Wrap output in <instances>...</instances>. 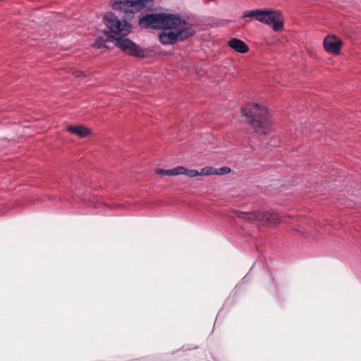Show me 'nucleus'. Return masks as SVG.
Returning <instances> with one entry per match:
<instances>
[{
  "label": "nucleus",
  "mask_w": 361,
  "mask_h": 361,
  "mask_svg": "<svg viewBox=\"0 0 361 361\" xmlns=\"http://www.w3.org/2000/svg\"><path fill=\"white\" fill-rule=\"evenodd\" d=\"M323 44L326 51L337 54L340 52L342 42L335 35H328L324 38Z\"/></svg>",
  "instance_id": "7"
},
{
  "label": "nucleus",
  "mask_w": 361,
  "mask_h": 361,
  "mask_svg": "<svg viewBox=\"0 0 361 361\" xmlns=\"http://www.w3.org/2000/svg\"><path fill=\"white\" fill-rule=\"evenodd\" d=\"M142 29L162 30L158 35L159 42L164 45L174 44L192 37L195 30L179 13H149L139 20Z\"/></svg>",
  "instance_id": "1"
},
{
  "label": "nucleus",
  "mask_w": 361,
  "mask_h": 361,
  "mask_svg": "<svg viewBox=\"0 0 361 361\" xmlns=\"http://www.w3.org/2000/svg\"><path fill=\"white\" fill-rule=\"evenodd\" d=\"M156 173L162 176H171L170 169L166 170L162 169H157Z\"/></svg>",
  "instance_id": "17"
},
{
  "label": "nucleus",
  "mask_w": 361,
  "mask_h": 361,
  "mask_svg": "<svg viewBox=\"0 0 361 361\" xmlns=\"http://www.w3.org/2000/svg\"><path fill=\"white\" fill-rule=\"evenodd\" d=\"M215 175H224L231 172V169L226 166L215 169Z\"/></svg>",
  "instance_id": "15"
},
{
  "label": "nucleus",
  "mask_w": 361,
  "mask_h": 361,
  "mask_svg": "<svg viewBox=\"0 0 361 361\" xmlns=\"http://www.w3.org/2000/svg\"><path fill=\"white\" fill-rule=\"evenodd\" d=\"M239 217L245 220L256 221L262 224L276 226L281 221V216L274 210L255 211L249 212H237Z\"/></svg>",
  "instance_id": "5"
},
{
  "label": "nucleus",
  "mask_w": 361,
  "mask_h": 361,
  "mask_svg": "<svg viewBox=\"0 0 361 361\" xmlns=\"http://www.w3.org/2000/svg\"><path fill=\"white\" fill-rule=\"evenodd\" d=\"M132 0H115L111 3V7L115 11H123L126 14L127 7L132 6Z\"/></svg>",
  "instance_id": "12"
},
{
  "label": "nucleus",
  "mask_w": 361,
  "mask_h": 361,
  "mask_svg": "<svg viewBox=\"0 0 361 361\" xmlns=\"http://www.w3.org/2000/svg\"><path fill=\"white\" fill-rule=\"evenodd\" d=\"M113 37L115 45L124 53L137 58L145 56V51L131 39L125 37Z\"/></svg>",
  "instance_id": "6"
},
{
  "label": "nucleus",
  "mask_w": 361,
  "mask_h": 361,
  "mask_svg": "<svg viewBox=\"0 0 361 361\" xmlns=\"http://www.w3.org/2000/svg\"><path fill=\"white\" fill-rule=\"evenodd\" d=\"M243 116L253 130L260 135H266L270 126V116L267 108L257 103L249 104L242 109Z\"/></svg>",
  "instance_id": "2"
},
{
  "label": "nucleus",
  "mask_w": 361,
  "mask_h": 361,
  "mask_svg": "<svg viewBox=\"0 0 361 361\" xmlns=\"http://www.w3.org/2000/svg\"><path fill=\"white\" fill-rule=\"evenodd\" d=\"M183 166H177L170 169L171 176L183 174Z\"/></svg>",
  "instance_id": "16"
},
{
  "label": "nucleus",
  "mask_w": 361,
  "mask_h": 361,
  "mask_svg": "<svg viewBox=\"0 0 361 361\" xmlns=\"http://www.w3.org/2000/svg\"><path fill=\"white\" fill-rule=\"evenodd\" d=\"M215 169L212 166H206L201 169L200 176L215 175Z\"/></svg>",
  "instance_id": "13"
},
{
  "label": "nucleus",
  "mask_w": 361,
  "mask_h": 361,
  "mask_svg": "<svg viewBox=\"0 0 361 361\" xmlns=\"http://www.w3.org/2000/svg\"><path fill=\"white\" fill-rule=\"evenodd\" d=\"M228 44L233 50L240 54L246 53L249 50L248 46L245 44V42L237 38L231 39L228 42Z\"/></svg>",
  "instance_id": "10"
},
{
  "label": "nucleus",
  "mask_w": 361,
  "mask_h": 361,
  "mask_svg": "<svg viewBox=\"0 0 361 361\" xmlns=\"http://www.w3.org/2000/svg\"><path fill=\"white\" fill-rule=\"evenodd\" d=\"M133 5L132 6L127 7L125 18L129 21L134 18V14L140 11L146 6V0H132Z\"/></svg>",
  "instance_id": "8"
},
{
  "label": "nucleus",
  "mask_w": 361,
  "mask_h": 361,
  "mask_svg": "<svg viewBox=\"0 0 361 361\" xmlns=\"http://www.w3.org/2000/svg\"><path fill=\"white\" fill-rule=\"evenodd\" d=\"M113 35L109 34L108 31L103 32L102 35L95 37L94 47L97 49L109 48L108 43L109 42H114L113 40Z\"/></svg>",
  "instance_id": "9"
},
{
  "label": "nucleus",
  "mask_w": 361,
  "mask_h": 361,
  "mask_svg": "<svg viewBox=\"0 0 361 361\" xmlns=\"http://www.w3.org/2000/svg\"><path fill=\"white\" fill-rule=\"evenodd\" d=\"M103 22L108 28L109 34L115 37H126L131 32L132 25L124 15L119 18L114 13L107 12L103 18Z\"/></svg>",
  "instance_id": "3"
},
{
  "label": "nucleus",
  "mask_w": 361,
  "mask_h": 361,
  "mask_svg": "<svg viewBox=\"0 0 361 361\" xmlns=\"http://www.w3.org/2000/svg\"><path fill=\"white\" fill-rule=\"evenodd\" d=\"M243 18L255 17L256 19L267 25L273 24L272 29L279 32L283 27V21L281 13L276 11L251 10L243 13Z\"/></svg>",
  "instance_id": "4"
},
{
  "label": "nucleus",
  "mask_w": 361,
  "mask_h": 361,
  "mask_svg": "<svg viewBox=\"0 0 361 361\" xmlns=\"http://www.w3.org/2000/svg\"><path fill=\"white\" fill-rule=\"evenodd\" d=\"M67 130L73 134L78 135L80 137H85L90 134V130L83 126H68Z\"/></svg>",
  "instance_id": "11"
},
{
  "label": "nucleus",
  "mask_w": 361,
  "mask_h": 361,
  "mask_svg": "<svg viewBox=\"0 0 361 361\" xmlns=\"http://www.w3.org/2000/svg\"><path fill=\"white\" fill-rule=\"evenodd\" d=\"M183 174L190 178H194L197 176H200V172L195 169H186L185 168L183 167Z\"/></svg>",
  "instance_id": "14"
}]
</instances>
